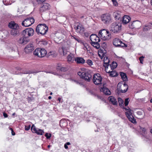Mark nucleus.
I'll list each match as a JSON object with an SVG mask.
<instances>
[{
	"instance_id": "1",
	"label": "nucleus",
	"mask_w": 152,
	"mask_h": 152,
	"mask_svg": "<svg viewBox=\"0 0 152 152\" xmlns=\"http://www.w3.org/2000/svg\"><path fill=\"white\" fill-rule=\"evenodd\" d=\"M48 30V27L45 24H40L36 28V31L38 35H44L46 34Z\"/></svg>"
},
{
	"instance_id": "2",
	"label": "nucleus",
	"mask_w": 152,
	"mask_h": 152,
	"mask_svg": "<svg viewBox=\"0 0 152 152\" xmlns=\"http://www.w3.org/2000/svg\"><path fill=\"white\" fill-rule=\"evenodd\" d=\"M109 29L115 33H118L121 29V24L117 22L113 23L110 25Z\"/></svg>"
},
{
	"instance_id": "3",
	"label": "nucleus",
	"mask_w": 152,
	"mask_h": 152,
	"mask_svg": "<svg viewBox=\"0 0 152 152\" xmlns=\"http://www.w3.org/2000/svg\"><path fill=\"white\" fill-rule=\"evenodd\" d=\"M77 74L80 78L88 82L90 81L93 75L92 73L89 72H78Z\"/></svg>"
},
{
	"instance_id": "4",
	"label": "nucleus",
	"mask_w": 152,
	"mask_h": 152,
	"mask_svg": "<svg viewBox=\"0 0 152 152\" xmlns=\"http://www.w3.org/2000/svg\"><path fill=\"white\" fill-rule=\"evenodd\" d=\"M98 35L103 40H108L111 38L110 32L105 29L100 30L99 32Z\"/></svg>"
},
{
	"instance_id": "5",
	"label": "nucleus",
	"mask_w": 152,
	"mask_h": 152,
	"mask_svg": "<svg viewBox=\"0 0 152 152\" xmlns=\"http://www.w3.org/2000/svg\"><path fill=\"white\" fill-rule=\"evenodd\" d=\"M102 21L105 24H109L112 22V18L110 14L106 13L103 14L101 16Z\"/></svg>"
},
{
	"instance_id": "6",
	"label": "nucleus",
	"mask_w": 152,
	"mask_h": 152,
	"mask_svg": "<svg viewBox=\"0 0 152 152\" xmlns=\"http://www.w3.org/2000/svg\"><path fill=\"white\" fill-rule=\"evenodd\" d=\"M47 53V52L45 49L41 48H37L33 52L35 56L40 58L44 57L46 55Z\"/></svg>"
},
{
	"instance_id": "7",
	"label": "nucleus",
	"mask_w": 152,
	"mask_h": 152,
	"mask_svg": "<svg viewBox=\"0 0 152 152\" xmlns=\"http://www.w3.org/2000/svg\"><path fill=\"white\" fill-rule=\"evenodd\" d=\"M34 31L31 28H26L23 30L22 32V35L26 38H28L29 37L32 36L34 34Z\"/></svg>"
},
{
	"instance_id": "8",
	"label": "nucleus",
	"mask_w": 152,
	"mask_h": 152,
	"mask_svg": "<svg viewBox=\"0 0 152 152\" xmlns=\"http://www.w3.org/2000/svg\"><path fill=\"white\" fill-rule=\"evenodd\" d=\"M124 110V111H126L125 113L126 117L129 120L133 123V115H132V113L131 112V110L129 108H126L124 106L121 107Z\"/></svg>"
},
{
	"instance_id": "9",
	"label": "nucleus",
	"mask_w": 152,
	"mask_h": 152,
	"mask_svg": "<svg viewBox=\"0 0 152 152\" xmlns=\"http://www.w3.org/2000/svg\"><path fill=\"white\" fill-rule=\"evenodd\" d=\"M102 78L99 73L95 74L93 75V82L96 85H98L102 83Z\"/></svg>"
},
{
	"instance_id": "10",
	"label": "nucleus",
	"mask_w": 152,
	"mask_h": 152,
	"mask_svg": "<svg viewBox=\"0 0 152 152\" xmlns=\"http://www.w3.org/2000/svg\"><path fill=\"white\" fill-rule=\"evenodd\" d=\"M34 22V20L33 18H29L25 19L21 23L22 25L25 27L30 26Z\"/></svg>"
},
{
	"instance_id": "11",
	"label": "nucleus",
	"mask_w": 152,
	"mask_h": 152,
	"mask_svg": "<svg viewBox=\"0 0 152 152\" xmlns=\"http://www.w3.org/2000/svg\"><path fill=\"white\" fill-rule=\"evenodd\" d=\"M128 88V85L124 82V84L120 86V88H117L118 91L119 93H125L127 91Z\"/></svg>"
},
{
	"instance_id": "12",
	"label": "nucleus",
	"mask_w": 152,
	"mask_h": 152,
	"mask_svg": "<svg viewBox=\"0 0 152 152\" xmlns=\"http://www.w3.org/2000/svg\"><path fill=\"white\" fill-rule=\"evenodd\" d=\"M34 49V47L32 43H30L26 45L24 48L25 53H29L32 52Z\"/></svg>"
},
{
	"instance_id": "13",
	"label": "nucleus",
	"mask_w": 152,
	"mask_h": 152,
	"mask_svg": "<svg viewBox=\"0 0 152 152\" xmlns=\"http://www.w3.org/2000/svg\"><path fill=\"white\" fill-rule=\"evenodd\" d=\"M31 130L33 133H36L38 135H41L44 133V132L43 130L39 129H37L34 125H32Z\"/></svg>"
},
{
	"instance_id": "14",
	"label": "nucleus",
	"mask_w": 152,
	"mask_h": 152,
	"mask_svg": "<svg viewBox=\"0 0 152 152\" xmlns=\"http://www.w3.org/2000/svg\"><path fill=\"white\" fill-rule=\"evenodd\" d=\"M29 40H30L28 38H26V37L22 36L18 40V42L20 44L24 45L28 42Z\"/></svg>"
},
{
	"instance_id": "15",
	"label": "nucleus",
	"mask_w": 152,
	"mask_h": 152,
	"mask_svg": "<svg viewBox=\"0 0 152 152\" xmlns=\"http://www.w3.org/2000/svg\"><path fill=\"white\" fill-rule=\"evenodd\" d=\"M50 7V5L48 3H44L40 8L41 12H43L49 10Z\"/></svg>"
},
{
	"instance_id": "16",
	"label": "nucleus",
	"mask_w": 152,
	"mask_h": 152,
	"mask_svg": "<svg viewBox=\"0 0 152 152\" xmlns=\"http://www.w3.org/2000/svg\"><path fill=\"white\" fill-rule=\"evenodd\" d=\"M74 28L76 31L79 33H83L84 31V28L81 24L77 25V26H74Z\"/></svg>"
},
{
	"instance_id": "17",
	"label": "nucleus",
	"mask_w": 152,
	"mask_h": 152,
	"mask_svg": "<svg viewBox=\"0 0 152 152\" xmlns=\"http://www.w3.org/2000/svg\"><path fill=\"white\" fill-rule=\"evenodd\" d=\"M10 33L14 37L18 36L20 34L19 28L12 29Z\"/></svg>"
},
{
	"instance_id": "18",
	"label": "nucleus",
	"mask_w": 152,
	"mask_h": 152,
	"mask_svg": "<svg viewBox=\"0 0 152 152\" xmlns=\"http://www.w3.org/2000/svg\"><path fill=\"white\" fill-rule=\"evenodd\" d=\"M104 66L106 70H107V69L108 68V67L109 66L110 64L109 63L110 62V60L108 59L107 57H105L104 58Z\"/></svg>"
},
{
	"instance_id": "19",
	"label": "nucleus",
	"mask_w": 152,
	"mask_h": 152,
	"mask_svg": "<svg viewBox=\"0 0 152 152\" xmlns=\"http://www.w3.org/2000/svg\"><path fill=\"white\" fill-rule=\"evenodd\" d=\"M131 20V18L128 15H124L123 18L122 22L123 23L125 24L129 23Z\"/></svg>"
},
{
	"instance_id": "20",
	"label": "nucleus",
	"mask_w": 152,
	"mask_h": 152,
	"mask_svg": "<svg viewBox=\"0 0 152 152\" xmlns=\"http://www.w3.org/2000/svg\"><path fill=\"white\" fill-rule=\"evenodd\" d=\"M8 26L9 28L12 29L19 28V27L18 24L15 23L14 22H11L9 23Z\"/></svg>"
},
{
	"instance_id": "21",
	"label": "nucleus",
	"mask_w": 152,
	"mask_h": 152,
	"mask_svg": "<svg viewBox=\"0 0 152 152\" xmlns=\"http://www.w3.org/2000/svg\"><path fill=\"white\" fill-rule=\"evenodd\" d=\"M40 72L39 71H37L36 70H24L20 72L21 73L23 74H34Z\"/></svg>"
},
{
	"instance_id": "22",
	"label": "nucleus",
	"mask_w": 152,
	"mask_h": 152,
	"mask_svg": "<svg viewBox=\"0 0 152 152\" xmlns=\"http://www.w3.org/2000/svg\"><path fill=\"white\" fill-rule=\"evenodd\" d=\"M108 99L109 100L110 102L114 105H117V101L116 99L113 96H110Z\"/></svg>"
},
{
	"instance_id": "23",
	"label": "nucleus",
	"mask_w": 152,
	"mask_h": 152,
	"mask_svg": "<svg viewBox=\"0 0 152 152\" xmlns=\"http://www.w3.org/2000/svg\"><path fill=\"white\" fill-rule=\"evenodd\" d=\"M75 61L77 64H84L85 62V60L82 58L80 57H76Z\"/></svg>"
},
{
	"instance_id": "24",
	"label": "nucleus",
	"mask_w": 152,
	"mask_h": 152,
	"mask_svg": "<svg viewBox=\"0 0 152 152\" xmlns=\"http://www.w3.org/2000/svg\"><path fill=\"white\" fill-rule=\"evenodd\" d=\"M121 40L118 38H115L113 41V43L115 46L116 47H118L120 43Z\"/></svg>"
},
{
	"instance_id": "25",
	"label": "nucleus",
	"mask_w": 152,
	"mask_h": 152,
	"mask_svg": "<svg viewBox=\"0 0 152 152\" xmlns=\"http://www.w3.org/2000/svg\"><path fill=\"white\" fill-rule=\"evenodd\" d=\"M101 91L106 95H109L110 94L111 92L107 88L103 87L101 89Z\"/></svg>"
},
{
	"instance_id": "26",
	"label": "nucleus",
	"mask_w": 152,
	"mask_h": 152,
	"mask_svg": "<svg viewBox=\"0 0 152 152\" xmlns=\"http://www.w3.org/2000/svg\"><path fill=\"white\" fill-rule=\"evenodd\" d=\"M68 61L69 62H72L75 59L74 56L71 53H70L67 57Z\"/></svg>"
},
{
	"instance_id": "27",
	"label": "nucleus",
	"mask_w": 152,
	"mask_h": 152,
	"mask_svg": "<svg viewBox=\"0 0 152 152\" xmlns=\"http://www.w3.org/2000/svg\"><path fill=\"white\" fill-rule=\"evenodd\" d=\"M57 69L61 71L65 72L67 70V68L66 67H62L61 65H58L57 66Z\"/></svg>"
},
{
	"instance_id": "28",
	"label": "nucleus",
	"mask_w": 152,
	"mask_h": 152,
	"mask_svg": "<svg viewBox=\"0 0 152 152\" xmlns=\"http://www.w3.org/2000/svg\"><path fill=\"white\" fill-rule=\"evenodd\" d=\"M120 74L121 77L124 81H125L127 80V76L125 73L122 72H120Z\"/></svg>"
},
{
	"instance_id": "29",
	"label": "nucleus",
	"mask_w": 152,
	"mask_h": 152,
	"mask_svg": "<svg viewBox=\"0 0 152 152\" xmlns=\"http://www.w3.org/2000/svg\"><path fill=\"white\" fill-rule=\"evenodd\" d=\"M91 45L96 49H99L100 47L99 44L97 42H91Z\"/></svg>"
},
{
	"instance_id": "30",
	"label": "nucleus",
	"mask_w": 152,
	"mask_h": 152,
	"mask_svg": "<svg viewBox=\"0 0 152 152\" xmlns=\"http://www.w3.org/2000/svg\"><path fill=\"white\" fill-rule=\"evenodd\" d=\"M108 73H110V75L111 77H116L118 75L117 73L115 71H109Z\"/></svg>"
},
{
	"instance_id": "31",
	"label": "nucleus",
	"mask_w": 152,
	"mask_h": 152,
	"mask_svg": "<svg viewBox=\"0 0 152 152\" xmlns=\"http://www.w3.org/2000/svg\"><path fill=\"white\" fill-rule=\"evenodd\" d=\"M66 121L62 119L60 122V125L61 127H65L66 125Z\"/></svg>"
},
{
	"instance_id": "32",
	"label": "nucleus",
	"mask_w": 152,
	"mask_h": 152,
	"mask_svg": "<svg viewBox=\"0 0 152 152\" xmlns=\"http://www.w3.org/2000/svg\"><path fill=\"white\" fill-rule=\"evenodd\" d=\"M71 38H73L78 42L82 43V41L81 39L75 35H71Z\"/></svg>"
},
{
	"instance_id": "33",
	"label": "nucleus",
	"mask_w": 152,
	"mask_h": 152,
	"mask_svg": "<svg viewBox=\"0 0 152 152\" xmlns=\"http://www.w3.org/2000/svg\"><path fill=\"white\" fill-rule=\"evenodd\" d=\"M109 66H110L111 69L113 70L117 67V64L116 62L113 61L111 64H110Z\"/></svg>"
},
{
	"instance_id": "34",
	"label": "nucleus",
	"mask_w": 152,
	"mask_h": 152,
	"mask_svg": "<svg viewBox=\"0 0 152 152\" xmlns=\"http://www.w3.org/2000/svg\"><path fill=\"white\" fill-rule=\"evenodd\" d=\"M95 38L97 39L98 37L95 34H92L90 36V39L91 42H94Z\"/></svg>"
},
{
	"instance_id": "35",
	"label": "nucleus",
	"mask_w": 152,
	"mask_h": 152,
	"mask_svg": "<svg viewBox=\"0 0 152 152\" xmlns=\"http://www.w3.org/2000/svg\"><path fill=\"white\" fill-rule=\"evenodd\" d=\"M140 129V131L141 132H142V133H144V134H145V129L143 128H141L140 127H139ZM143 137L146 138L147 139H148V137L147 136L145 135H143Z\"/></svg>"
},
{
	"instance_id": "36",
	"label": "nucleus",
	"mask_w": 152,
	"mask_h": 152,
	"mask_svg": "<svg viewBox=\"0 0 152 152\" xmlns=\"http://www.w3.org/2000/svg\"><path fill=\"white\" fill-rule=\"evenodd\" d=\"M113 15L115 18L116 20H119L121 17L120 15L117 13H114Z\"/></svg>"
},
{
	"instance_id": "37",
	"label": "nucleus",
	"mask_w": 152,
	"mask_h": 152,
	"mask_svg": "<svg viewBox=\"0 0 152 152\" xmlns=\"http://www.w3.org/2000/svg\"><path fill=\"white\" fill-rule=\"evenodd\" d=\"M118 102L119 103V105L121 107L122 106H124V101L121 98H118Z\"/></svg>"
},
{
	"instance_id": "38",
	"label": "nucleus",
	"mask_w": 152,
	"mask_h": 152,
	"mask_svg": "<svg viewBox=\"0 0 152 152\" xmlns=\"http://www.w3.org/2000/svg\"><path fill=\"white\" fill-rule=\"evenodd\" d=\"M74 82L77 84H78L80 86H82L83 85V83L78 80H74Z\"/></svg>"
},
{
	"instance_id": "39",
	"label": "nucleus",
	"mask_w": 152,
	"mask_h": 152,
	"mask_svg": "<svg viewBox=\"0 0 152 152\" xmlns=\"http://www.w3.org/2000/svg\"><path fill=\"white\" fill-rule=\"evenodd\" d=\"M86 63L89 65L91 66L93 65V62L90 59H88L87 60Z\"/></svg>"
},
{
	"instance_id": "40",
	"label": "nucleus",
	"mask_w": 152,
	"mask_h": 152,
	"mask_svg": "<svg viewBox=\"0 0 152 152\" xmlns=\"http://www.w3.org/2000/svg\"><path fill=\"white\" fill-rule=\"evenodd\" d=\"M120 43L119 45V46L118 47H127V45L125 43L122 42L121 41L120 42Z\"/></svg>"
},
{
	"instance_id": "41",
	"label": "nucleus",
	"mask_w": 152,
	"mask_h": 152,
	"mask_svg": "<svg viewBox=\"0 0 152 152\" xmlns=\"http://www.w3.org/2000/svg\"><path fill=\"white\" fill-rule=\"evenodd\" d=\"M100 43L101 44L102 46L103 47H106L107 46V43L105 42L104 41H102Z\"/></svg>"
},
{
	"instance_id": "42",
	"label": "nucleus",
	"mask_w": 152,
	"mask_h": 152,
	"mask_svg": "<svg viewBox=\"0 0 152 152\" xmlns=\"http://www.w3.org/2000/svg\"><path fill=\"white\" fill-rule=\"evenodd\" d=\"M45 136L47 139H49L51 137V134H48V133H46Z\"/></svg>"
},
{
	"instance_id": "43",
	"label": "nucleus",
	"mask_w": 152,
	"mask_h": 152,
	"mask_svg": "<svg viewBox=\"0 0 152 152\" xmlns=\"http://www.w3.org/2000/svg\"><path fill=\"white\" fill-rule=\"evenodd\" d=\"M129 98H127L125 99V102H124V105L125 106H127L128 105L129 102L128 101Z\"/></svg>"
},
{
	"instance_id": "44",
	"label": "nucleus",
	"mask_w": 152,
	"mask_h": 152,
	"mask_svg": "<svg viewBox=\"0 0 152 152\" xmlns=\"http://www.w3.org/2000/svg\"><path fill=\"white\" fill-rule=\"evenodd\" d=\"M150 29L148 26H145L143 28V30L145 31H147Z\"/></svg>"
},
{
	"instance_id": "45",
	"label": "nucleus",
	"mask_w": 152,
	"mask_h": 152,
	"mask_svg": "<svg viewBox=\"0 0 152 152\" xmlns=\"http://www.w3.org/2000/svg\"><path fill=\"white\" fill-rule=\"evenodd\" d=\"M145 58V57L143 56H142L140 57L139 60L140 61V63L142 64H143V58Z\"/></svg>"
},
{
	"instance_id": "46",
	"label": "nucleus",
	"mask_w": 152,
	"mask_h": 152,
	"mask_svg": "<svg viewBox=\"0 0 152 152\" xmlns=\"http://www.w3.org/2000/svg\"><path fill=\"white\" fill-rule=\"evenodd\" d=\"M133 23L132 22H131L129 23V28L133 29Z\"/></svg>"
},
{
	"instance_id": "47",
	"label": "nucleus",
	"mask_w": 152,
	"mask_h": 152,
	"mask_svg": "<svg viewBox=\"0 0 152 152\" xmlns=\"http://www.w3.org/2000/svg\"><path fill=\"white\" fill-rule=\"evenodd\" d=\"M38 4H41L44 2L46 0H36Z\"/></svg>"
},
{
	"instance_id": "48",
	"label": "nucleus",
	"mask_w": 152,
	"mask_h": 152,
	"mask_svg": "<svg viewBox=\"0 0 152 152\" xmlns=\"http://www.w3.org/2000/svg\"><path fill=\"white\" fill-rule=\"evenodd\" d=\"M30 125L25 126V130L26 131H28L30 129Z\"/></svg>"
},
{
	"instance_id": "49",
	"label": "nucleus",
	"mask_w": 152,
	"mask_h": 152,
	"mask_svg": "<svg viewBox=\"0 0 152 152\" xmlns=\"http://www.w3.org/2000/svg\"><path fill=\"white\" fill-rule=\"evenodd\" d=\"M113 4L114 6H118V3L116 1H113Z\"/></svg>"
},
{
	"instance_id": "50",
	"label": "nucleus",
	"mask_w": 152,
	"mask_h": 152,
	"mask_svg": "<svg viewBox=\"0 0 152 152\" xmlns=\"http://www.w3.org/2000/svg\"><path fill=\"white\" fill-rule=\"evenodd\" d=\"M98 55L100 57L101 59H102L103 57H104L105 56V54H104V53H102V56H101V55H100V54L99 53L98 54Z\"/></svg>"
},
{
	"instance_id": "51",
	"label": "nucleus",
	"mask_w": 152,
	"mask_h": 152,
	"mask_svg": "<svg viewBox=\"0 0 152 152\" xmlns=\"http://www.w3.org/2000/svg\"><path fill=\"white\" fill-rule=\"evenodd\" d=\"M94 41L97 42H99L100 41V39L98 37V38H95V39L94 40Z\"/></svg>"
},
{
	"instance_id": "52",
	"label": "nucleus",
	"mask_w": 152,
	"mask_h": 152,
	"mask_svg": "<svg viewBox=\"0 0 152 152\" xmlns=\"http://www.w3.org/2000/svg\"><path fill=\"white\" fill-rule=\"evenodd\" d=\"M3 116L5 118H7L8 117L7 114L5 113H3Z\"/></svg>"
},
{
	"instance_id": "53",
	"label": "nucleus",
	"mask_w": 152,
	"mask_h": 152,
	"mask_svg": "<svg viewBox=\"0 0 152 152\" xmlns=\"http://www.w3.org/2000/svg\"><path fill=\"white\" fill-rule=\"evenodd\" d=\"M137 113L138 115H141L142 114V113L141 111H137Z\"/></svg>"
},
{
	"instance_id": "54",
	"label": "nucleus",
	"mask_w": 152,
	"mask_h": 152,
	"mask_svg": "<svg viewBox=\"0 0 152 152\" xmlns=\"http://www.w3.org/2000/svg\"><path fill=\"white\" fill-rule=\"evenodd\" d=\"M11 133H12V135H15V132L13 131V130H12V131H11Z\"/></svg>"
},
{
	"instance_id": "55",
	"label": "nucleus",
	"mask_w": 152,
	"mask_h": 152,
	"mask_svg": "<svg viewBox=\"0 0 152 152\" xmlns=\"http://www.w3.org/2000/svg\"><path fill=\"white\" fill-rule=\"evenodd\" d=\"M64 148H65L66 149H68V146H67V145H66V144H64Z\"/></svg>"
},
{
	"instance_id": "56",
	"label": "nucleus",
	"mask_w": 152,
	"mask_h": 152,
	"mask_svg": "<svg viewBox=\"0 0 152 152\" xmlns=\"http://www.w3.org/2000/svg\"><path fill=\"white\" fill-rule=\"evenodd\" d=\"M137 122L136 121V119L134 118V124H136Z\"/></svg>"
},
{
	"instance_id": "57",
	"label": "nucleus",
	"mask_w": 152,
	"mask_h": 152,
	"mask_svg": "<svg viewBox=\"0 0 152 152\" xmlns=\"http://www.w3.org/2000/svg\"><path fill=\"white\" fill-rule=\"evenodd\" d=\"M65 144H66V145H70V143L69 142H67L65 143Z\"/></svg>"
},
{
	"instance_id": "58",
	"label": "nucleus",
	"mask_w": 152,
	"mask_h": 152,
	"mask_svg": "<svg viewBox=\"0 0 152 152\" xmlns=\"http://www.w3.org/2000/svg\"><path fill=\"white\" fill-rule=\"evenodd\" d=\"M77 107H80V108H81L82 107V106L81 105V104H77Z\"/></svg>"
},
{
	"instance_id": "59",
	"label": "nucleus",
	"mask_w": 152,
	"mask_h": 152,
	"mask_svg": "<svg viewBox=\"0 0 152 152\" xmlns=\"http://www.w3.org/2000/svg\"><path fill=\"white\" fill-rule=\"evenodd\" d=\"M60 35H62V34L61 33V34L58 33V34H56V36H58Z\"/></svg>"
},
{
	"instance_id": "60",
	"label": "nucleus",
	"mask_w": 152,
	"mask_h": 152,
	"mask_svg": "<svg viewBox=\"0 0 152 152\" xmlns=\"http://www.w3.org/2000/svg\"><path fill=\"white\" fill-rule=\"evenodd\" d=\"M46 72V73H53V74H54L53 73V72Z\"/></svg>"
},
{
	"instance_id": "61",
	"label": "nucleus",
	"mask_w": 152,
	"mask_h": 152,
	"mask_svg": "<svg viewBox=\"0 0 152 152\" xmlns=\"http://www.w3.org/2000/svg\"><path fill=\"white\" fill-rule=\"evenodd\" d=\"M70 80H72L73 81H74V80H74V79H72L71 78L70 79Z\"/></svg>"
},
{
	"instance_id": "62",
	"label": "nucleus",
	"mask_w": 152,
	"mask_h": 152,
	"mask_svg": "<svg viewBox=\"0 0 152 152\" xmlns=\"http://www.w3.org/2000/svg\"><path fill=\"white\" fill-rule=\"evenodd\" d=\"M51 98H52V97H51V96H48V99H51Z\"/></svg>"
},
{
	"instance_id": "63",
	"label": "nucleus",
	"mask_w": 152,
	"mask_h": 152,
	"mask_svg": "<svg viewBox=\"0 0 152 152\" xmlns=\"http://www.w3.org/2000/svg\"><path fill=\"white\" fill-rule=\"evenodd\" d=\"M61 100V98H58V100L59 101V102Z\"/></svg>"
},
{
	"instance_id": "64",
	"label": "nucleus",
	"mask_w": 152,
	"mask_h": 152,
	"mask_svg": "<svg viewBox=\"0 0 152 152\" xmlns=\"http://www.w3.org/2000/svg\"><path fill=\"white\" fill-rule=\"evenodd\" d=\"M9 129L11 130V131H12V130H13V129H12V128H10V127H9Z\"/></svg>"
}]
</instances>
